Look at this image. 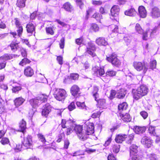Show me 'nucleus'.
Masks as SVG:
<instances>
[{"mask_svg":"<svg viewBox=\"0 0 160 160\" xmlns=\"http://www.w3.org/2000/svg\"><path fill=\"white\" fill-rule=\"evenodd\" d=\"M148 91V88L145 85H141L137 89L132 90V93L134 99L138 100L146 95Z\"/></svg>","mask_w":160,"mask_h":160,"instance_id":"obj_1","label":"nucleus"},{"mask_svg":"<svg viewBox=\"0 0 160 160\" xmlns=\"http://www.w3.org/2000/svg\"><path fill=\"white\" fill-rule=\"evenodd\" d=\"M54 98L57 100L63 101L67 96L66 91L63 89L57 88L53 94Z\"/></svg>","mask_w":160,"mask_h":160,"instance_id":"obj_2","label":"nucleus"},{"mask_svg":"<svg viewBox=\"0 0 160 160\" xmlns=\"http://www.w3.org/2000/svg\"><path fill=\"white\" fill-rule=\"evenodd\" d=\"M74 131L78 136V138L82 141H84L88 138L87 133L82 130L81 126H76L74 127Z\"/></svg>","mask_w":160,"mask_h":160,"instance_id":"obj_3","label":"nucleus"},{"mask_svg":"<svg viewBox=\"0 0 160 160\" xmlns=\"http://www.w3.org/2000/svg\"><path fill=\"white\" fill-rule=\"evenodd\" d=\"M14 20L15 21L16 27L18 28V29L17 30L18 34L16 32H11L10 33L13 36V38H16L17 37H19L21 36L23 31V28L22 26L21 25L20 22L18 18H15Z\"/></svg>","mask_w":160,"mask_h":160,"instance_id":"obj_4","label":"nucleus"},{"mask_svg":"<svg viewBox=\"0 0 160 160\" xmlns=\"http://www.w3.org/2000/svg\"><path fill=\"white\" fill-rule=\"evenodd\" d=\"M134 68L138 71H143L142 73L145 74L148 70V68L145 66L144 63L141 62L135 61L133 62Z\"/></svg>","mask_w":160,"mask_h":160,"instance_id":"obj_5","label":"nucleus"},{"mask_svg":"<svg viewBox=\"0 0 160 160\" xmlns=\"http://www.w3.org/2000/svg\"><path fill=\"white\" fill-rule=\"evenodd\" d=\"M107 60L111 62L112 65L116 67H119L121 64L120 60L118 59L117 55L113 53L109 57H107Z\"/></svg>","mask_w":160,"mask_h":160,"instance_id":"obj_6","label":"nucleus"},{"mask_svg":"<svg viewBox=\"0 0 160 160\" xmlns=\"http://www.w3.org/2000/svg\"><path fill=\"white\" fill-rule=\"evenodd\" d=\"M22 143L23 145L26 148H31L32 147V137L31 136L28 135L27 137H24Z\"/></svg>","mask_w":160,"mask_h":160,"instance_id":"obj_7","label":"nucleus"},{"mask_svg":"<svg viewBox=\"0 0 160 160\" xmlns=\"http://www.w3.org/2000/svg\"><path fill=\"white\" fill-rule=\"evenodd\" d=\"M120 9L117 5H114L111 9V17L112 19H115V18H117L119 14Z\"/></svg>","mask_w":160,"mask_h":160,"instance_id":"obj_8","label":"nucleus"},{"mask_svg":"<svg viewBox=\"0 0 160 160\" xmlns=\"http://www.w3.org/2000/svg\"><path fill=\"white\" fill-rule=\"evenodd\" d=\"M85 128V131L87 134L89 135L93 133L94 131V127L92 123L89 122H86L84 125Z\"/></svg>","mask_w":160,"mask_h":160,"instance_id":"obj_9","label":"nucleus"},{"mask_svg":"<svg viewBox=\"0 0 160 160\" xmlns=\"http://www.w3.org/2000/svg\"><path fill=\"white\" fill-rule=\"evenodd\" d=\"M93 74L98 77L103 75L104 73V69L99 67L95 66L92 68Z\"/></svg>","mask_w":160,"mask_h":160,"instance_id":"obj_10","label":"nucleus"},{"mask_svg":"<svg viewBox=\"0 0 160 160\" xmlns=\"http://www.w3.org/2000/svg\"><path fill=\"white\" fill-rule=\"evenodd\" d=\"M141 142L145 146L149 148L152 145V141L149 138L144 136L142 138Z\"/></svg>","mask_w":160,"mask_h":160,"instance_id":"obj_11","label":"nucleus"},{"mask_svg":"<svg viewBox=\"0 0 160 160\" xmlns=\"http://www.w3.org/2000/svg\"><path fill=\"white\" fill-rule=\"evenodd\" d=\"M150 15L153 18H156L160 17V10L157 7H155L152 9Z\"/></svg>","mask_w":160,"mask_h":160,"instance_id":"obj_12","label":"nucleus"},{"mask_svg":"<svg viewBox=\"0 0 160 160\" xmlns=\"http://www.w3.org/2000/svg\"><path fill=\"white\" fill-rule=\"evenodd\" d=\"M88 46L87 48V52L89 54L91 55L92 57H94L95 54L94 52L96 50V48L95 45L92 43H88Z\"/></svg>","mask_w":160,"mask_h":160,"instance_id":"obj_13","label":"nucleus"},{"mask_svg":"<svg viewBox=\"0 0 160 160\" xmlns=\"http://www.w3.org/2000/svg\"><path fill=\"white\" fill-rule=\"evenodd\" d=\"M51 110V106L49 104H46L44 108L42 109V115L47 117Z\"/></svg>","mask_w":160,"mask_h":160,"instance_id":"obj_14","label":"nucleus"},{"mask_svg":"<svg viewBox=\"0 0 160 160\" xmlns=\"http://www.w3.org/2000/svg\"><path fill=\"white\" fill-rule=\"evenodd\" d=\"M138 10L139 15L141 18H145L146 17L147 13L144 7L143 6H140Z\"/></svg>","mask_w":160,"mask_h":160,"instance_id":"obj_15","label":"nucleus"},{"mask_svg":"<svg viewBox=\"0 0 160 160\" xmlns=\"http://www.w3.org/2000/svg\"><path fill=\"white\" fill-rule=\"evenodd\" d=\"M24 74L27 77H31L34 74L33 70L30 67H27L24 69Z\"/></svg>","mask_w":160,"mask_h":160,"instance_id":"obj_16","label":"nucleus"},{"mask_svg":"<svg viewBox=\"0 0 160 160\" xmlns=\"http://www.w3.org/2000/svg\"><path fill=\"white\" fill-rule=\"evenodd\" d=\"M127 137V135L124 134H119L117 135L115 139V141L118 143H121Z\"/></svg>","mask_w":160,"mask_h":160,"instance_id":"obj_17","label":"nucleus"},{"mask_svg":"<svg viewBox=\"0 0 160 160\" xmlns=\"http://www.w3.org/2000/svg\"><path fill=\"white\" fill-rule=\"evenodd\" d=\"M96 43L99 45L106 46L108 45V42L105 38L103 37H100L96 40Z\"/></svg>","mask_w":160,"mask_h":160,"instance_id":"obj_18","label":"nucleus"},{"mask_svg":"<svg viewBox=\"0 0 160 160\" xmlns=\"http://www.w3.org/2000/svg\"><path fill=\"white\" fill-rule=\"evenodd\" d=\"M79 90V88L78 87L77 85H74L71 87L70 91L72 94L75 97L78 93Z\"/></svg>","mask_w":160,"mask_h":160,"instance_id":"obj_19","label":"nucleus"},{"mask_svg":"<svg viewBox=\"0 0 160 160\" xmlns=\"http://www.w3.org/2000/svg\"><path fill=\"white\" fill-rule=\"evenodd\" d=\"M25 99L22 97L16 98L14 101L15 106L18 107L22 105L25 102Z\"/></svg>","mask_w":160,"mask_h":160,"instance_id":"obj_20","label":"nucleus"},{"mask_svg":"<svg viewBox=\"0 0 160 160\" xmlns=\"http://www.w3.org/2000/svg\"><path fill=\"white\" fill-rule=\"evenodd\" d=\"M26 28L28 33L32 34L35 31V27L32 23L29 22L26 26Z\"/></svg>","mask_w":160,"mask_h":160,"instance_id":"obj_21","label":"nucleus"},{"mask_svg":"<svg viewBox=\"0 0 160 160\" xmlns=\"http://www.w3.org/2000/svg\"><path fill=\"white\" fill-rule=\"evenodd\" d=\"M134 131L135 132L138 134L142 133L146 130V128L145 127H139L136 126L134 127Z\"/></svg>","mask_w":160,"mask_h":160,"instance_id":"obj_22","label":"nucleus"},{"mask_svg":"<svg viewBox=\"0 0 160 160\" xmlns=\"http://www.w3.org/2000/svg\"><path fill=\"white\" fill-rule=\"evenodd\" d=\"M125 15L131 17L135 16L137 13V12L133 8H131L130 9L126 10L125 12Z\"/></svg>","mask_w":160,"mask_h":160,"instance_id":"obj_23","label":"nucleus"},{"mask_svg":"<svg viewBox=\"0 0 160 160\" xmlns=\"http://www.w3.org/2000/svg\"><path fill=\"white\" fill-rule=\"evenodd\" d=\"M130 155L136 154L138 152V146L135 144H133L130 147Z\"/></svg>","mask_w":160,"mask_h":160,"instance_id":"obj_24","label":"nucleus"},{"mask_svg":"<svg viewBox=\"0 0 160 160\" xmlns=\"http://www.w3.org/2000/svg\"><path fill=\"white\" fill-rule=\"evenodd\" d=\"M126 94V90L123 89H121L118 91L117 93V97L119 99L123 98Z\"/></svg>","mask_w":160,"mask_h":160,"instance_id":"obj_25","label":"nucleus"},{"mask_svg":"<svg viewBox=\"0 0 160 160\" xmlns=\"http://www.w3.org/2000/svg\"><path fill=\"white\" fill-rule=\"evenodd\" d=\"M17 55L5 54L2 56L0 57V60H8L12 58L13 57H15Z\"/></svg>","mask_w":160,"mask_h":160,"instance_id":"obj_26","label":"nucleus"},{"mask_svg":"<svg viewBox=\"0 0 160 160\" xmlns=\"http://www.w3.org/2000/svg\"><path fill=\"white\" fill-rule=\"evenodd\" d=\"M146 159L147 160H158L157 155L154 153L148 154Z\"/></svg>","mask_w":160,"mask_h":160,"instance_id":"obj_27","label":"nucleus"},{"mask_svg":"<svg viewBox=\"0 0 160 160\" xmlns=\"http://www.w3.org/2000/svg\"><path fill=\"white\" fill-rule=\"evenodd\" d=\"M120 116L124 122H128L131 121V118L129 114L128 113H126L124 115L122 114L120 115Z\"/></svg>","mask_w":160,"mask_h":160,"instance_id":"obj_28","label":"nucleus"},{"mask_svg":"<svg viewBox=\"0 0 160 160\" xmlns=\"http://www.w3.org/2000/svg\"><path fill=\"white\" fill-rule=\"evenodd\" d=\"M64 9L68 12H71L73 10L72 6L69 2L65 3L63 5Z\"/></svg>","mask_w":160,"mask_h":160,"instance_id":"obj_29","label":"nucleus"},{"mask_svg":"<svg viewBox=\"0 0 160 160\" xmlns=\"http://www.w3.org/2000/svg\"><path fill=\"white\" fill-rule=\"evenodd\" d=\"M29 102L33 108H35L39 103V100L38 99L33 98L30 99Z\"/></svg>","mask_w":160,"mask_h":160,"instance_id":"obj_30","label":"nucleus"},{"mask_svg":"<svg viewBox=\"0 0 160 160\" xmlns=\"http://www.w3.org/2000/svg\"><path fill=\"white\" fill-rule=\"evenodd\" d=\"M98 102V107L99 108H103L105 107V100L104 99H99L98 100L97 99V100H96Z\"/></svg>","mask_w":160,"mask_h":160,"instance_id":"obj_31","label":"nucleus"},{"mask_svg":"<svg viewBox=\"0 0 160 160\" xmlns=\"http://www.w3.org/2000/svg\"><path fill=\"white\" fill-rule=\"evenodd\" d=\"M26 122L23 119L19 123V127L21 131L23 132L26 128Z\"/></svg>","mask_w":160,"mask_h":160,"instance_id":"obj_32","label":"nucleus"},{"mask_svg":"<svg viewBox=\"0 0 160 160\" xmlns=\"http://www.w3.org/2000/svg\"><path fill=\"white\" fill-rule=\"evenodd\" d=\"M22 89L21 85L18 84L17 85L13 86L12 90L13 92L17 93Z\"/></svg>","mask_w":160,"mask_h":160,"instance_id":"obj_33","label":"nucleus"},{"mask_svg":"<svg viewBox=\"0 0 160 160\" xmlns=\"http://www.w3.org/2000/svg\"><path fill=\"white\" fill-rule=\"evenodd\" d=\"M128 107V104L126 102H123L122 103L119 105L118 109L120 111H123L126 109Z\"/></svg>","mask_w":160,"mask_h":160,"instance_id":"obj_34","label":"nucleus"},{"mask_svg":"<svg viewBox=\"0 0 160 160\" xmlns=\"http://www.w3.org/2000/svg\"><path fill=\"white\" fill-rule=\"evenodd\" d=\"M26 1V0H18L16 4L17 6L21 8L25 7Z\"/></svg>","mask_w":160,"mask_h":160,"instance_id":"obj_35","label":"nucleus"},{"mask_svg":"<svg viewBox=\"0 0 160 160\" xmlns=\"http://www.w3.org/2000/svg\"><path fill=\"white\" fill-rule=\"evenodd\" d=\"M72 121L71 120H70L66 121L65 119H62L61 124L62 127L63 128H67V127H69L68 126V124L71 122Z\"/></svg>","mask_w":160,"mask_h":160,"instance_id":"obj_36","label":"nucleus"},{"mask_svg":"<svg viewBox=\"0 0 160 160\" xmlns=\"http://www.w3.org/2000/svg\"><path fill=\"white\" fill-rule=\"evenodd\" d=\"M132 160H142V156L138 154H134L132 155H130Z\"/></svg>","mask_w":160,"mask_h":160,"instance_id":"obj_37","label":"nucleus"},{"mask_svg":"<svg viewBox=\"0 0 160 160\" xmlns=\"http://www.w3.org/2000/svg\"><path fill=\"white\" fill-rule=\"evenodd\" d=\"M135 29L136 32L139 33H142L143 32V29L141 28L140 25L138 23L136 24Z\"/></svg>","mask_w":160,"mask_h":160,"instance_id":"obj_38","label":"nucleus"},{"mask_svg":"<svg viewBox=\"0 0 160 160\" xmlns=\"http://www.w3.org/2000/svg\"><path fill=\"white\" fill-rule=\"evenodd\" d=\"M30 61L26 58H24L19 62V64L22 66H23L27 63H29Z\"/></svg>","mask_w":160,"mask_h":160,"instance_id":"obj_39","label":"nucleus"},{"mask_svg":"<svg viewBox=\"0 0 160 160\" xmlns=\"http://www.w3.org/2000/svg\"><path fill=\"white\" fill-rule=\"evenodd\" d=\"M37 136L39 140L40 141L43 143H44L46 142V140L44 136L42 133H39L38 134Z\"/></svg>","mask_w":160,"mask_h":160,"instance_id":"obj_40","label":"nucleus"},{"mask_svg":"<svg viewBox=\"0 0 160 160\" xmlns=\"http://www.w3.org/2000/svg\"><path fill=\"white\" fill-rule=\"evenodd\" d=\"M98 88L97 86H94L93 87V96L95 98V100H97V98L98 96V94L97 92L98 91Z\"/></svg>","mask_w":160,"mask_h":160,"instance_id":"obj_41","label":"nucleus"},{"mask_svg":"<svg viewBox=\"0 0 160 160\" xmlns=\"http://www.w3.org/2000/svg\"><path fill=\"white\" fill-rule=\"evenodd\" d=\"M11 49L13 52L15 51L18 48V45L17 43L13 42L11 43L10 45Z\"/></svg>","mask_w":160,"mask_h":160,"instance_id":"obj_42","label":"nucleus"},{"mask_svg":"<svg viewBox=\"0 0 160 160\" xmlns=\"http://www.w3.org/2000/svg\"><path fill=\"white\" fill-rule=\"evenodd\" d=\"M120 148V146L118 144L114 145L112 146V150L113 152L115 153H118Z\"/></svg>","mask_w":160,"mask_h":160,"instance_id":"obj_43","label":"nucleus"},{"mask_svg":"<svg viewBox=\"0 0 160 160\" xmlns=\"http://www.w3.org/2000/svg\"><path fill=\"white\" fill-rule=\"evenodd\" d=\"M148 132L151 135L154 136L156 135L155 129L154 127L150 126L148 128Z\"/></svg>","mask_w":160,"mask_h":160,"instance_id":"obj_44","label":"nucleus"},{"mask_svg":"<svg viewBox=\"0 0 160 160\" xmlns=\"http://www.w3.org/2000/svg\"><path fill=\"white\" fill-rule=\"evenodd\" d=\"M116 73L115 71L113 70H108L106 72V74L107 76H108L110 77H113L115 76Z\"/></svg>","mask_w":160,"mask_h":160,"instance_id":"obj_45","label":"nucleus"},{"mask_svg":"<svg viewBox=\"0 0 160 160\" xmlns=\"http://www.w3.org/2000/svg\"><path fill=\"white\" fill-rule=\"evenodd\" d=\"M39 103L45 102L47 101V96L45 97L43 95H42L38 98Z\"/></svg>","mask_w":160,"mask_h":160,"instance_id":"obj_46","label":"nucleus"},{"mask_svg":"<svg viewBox=\"0 0 160 160\" xmlns=\"http://www.w3.org/2000/svg\"><path fill=\"white\" fill-rule=\"evenodd\" d=\"M92 17L99 21L102 18V16L98 13H95L92 15Z\"/></svg>","mask_w":160,"mask_h":160,"instance_id":"obj_47","label":"nucleus"},{"mask_svg":"<svg viewBox=\"0 0 160 160\" xmlns=\"http://www.w3.org/2000/svg\"><path fill=\"white\" fill-rule=\"evenodd\" d=\"M94 9L92 8H89L88 10L87 11V15L86 16V18L88 19L90 14L92 13L93 12Z\"/></svg>","mask_w":160,"mask_h":160,"instance_id":"obj_48","label":"nucleus"},{"mask_svg":"<svg viewBox=\"0 0 160 160\" xmlns=\"http://www.w3.org/2000/svg\"><path fill=\"white\" fill-rule=\"evenodd\" d=\"M0 142L2 144L5 145L8 144L9 142V141L8 138H4L2 139Z\"/></svg>","mask_w":160,"mask_h":160,"instance_id":"obj_49","label":"nucleus"},{"mask_svg":"<svg viewBox=\"0 0 160 160\" xmlns=\"http://www.w3.org/2000/svg\"><path fill=\"white\" fill-rule=\"evenodd\" d=\"M150 68L153 69L154 68H155L156 67L157 64V62L155 60H153L151 61L150 63Z\"/></svg>","mask_w":160,"mask_h":160,"instance_id":"obj_50","label":"nucleus"},{"mask_svg":"<svg viewBox=\"0 0 160 160\" xmlns=\"http://www.w3.org/2000/svg\"><path fill=\"white\" fill-rule=\"evenodd\" d=\"M76 104L77 106L81 108H84L86 107L84 102H76Z\"/></svg>","mask_w":160,"mask_h":160,"instance_id":"obj_51","label":"nucleus"},{"mask_svg":"<svg viewBox=\"0 0 160 160\" xmlns=\"http://www.w3.org/2000/svg\"><path fill=\"white\" fill-rule=\"evenodd\" d=\"M46 32L48 34H50L51 35L54 34V32L53 31L52 29L51 28L48 27L46 28Z\"/></svg>","mask_w":160,"mask_h":160,"instance_id":"obj_52","label":"nucleus"},{"mask_svg":"<svg viewBox=\"0 0 160 160\" xmlns=\"http://www.w3.org/2000/svg\"><path fill=\"white\" fill-rule=\"evenodd\" d=\"M102 112L99 111L96 112L92 114L91 117L92 118H94L99 117Z\"/></svg>","mask_w":160,"mask_h":160,"instance_id":"obj_53","label":"nucleus"},{"mask_svg":"<svg viewBox=\"0 0 160 160\" xmlns=\"http://www.w3.org/2000/svg\"><path fill=\"white\" fill-rule=\"evenodd\" d=\"M65 137V134L64 132H62L59 134L58 137V139L57 142H60L62 140V138Z\"/></svg>","mask_w":160,"mask_h":160,"instance_id":"obj_54","label":"nucleus"},{"mask_svg":"<svg viewBox=\"0 0 160 160\" xmlns=\"http://www.w3.org/2000/svg\"><path fill=\"white\" fill-rule=\"evenodd\" d=\"M70 77L72 79L76 80L78 79L79 75L77 73H72L71 74Z\"/></svg>","mask_w":160,"mask_h":160,"instance_id":"obj_55","label":"nucleus"},{"mask_svg":"<svg viewBox=\"0 0 160 160\" xmlns=\"http://www.w3.org/2000/svg\"><path fill=\"white\" fill-rule=\"evenodd\" d=\"M157 29V27L155 26L153 29L148 31L150 33V35L151 36L156 32Z\"/></svg>","mask_w":160,"mask_h":160,"instance_id":"obj_56","label":"nucleus"},{"mask_svg":"<svg viewBox=\"0 0 160 160\" xmlns=\"http://www.w3.org/2000/svg\"><path fill=\"white\" fill-rule=\"evenodd\" d=\"M69 144L70 142L69 140L68 139H65L64 141V148L66 149H68Z\"/></svg>","mask_w":160,"mask_h":160,"instance_id":"obj_57","label":"nucleus"},{"mask_svg":"<svg viewBox=\"0 0 160 160\" xmlns=\"http://www.w3.org/2000/svg\"><path fill=\"white\" fill-rule=\"evenodd\" d=\"M75 108V104L74 102H72L68 106V109L70 111H72Z\"/></svg>","mask_w":160,"mask_h":160,"instance_id":"obj_58","label":"nucleus"},{"mask_svg":"<svg viewBox=\"0 0 160 160\" xmlns=\"http://www.w3.org/2000/svg\"><path fill=\"white\" fill-rule=\"evenodd\" d=\"M21 53L23 57H27V54L25 49L21 48L20 49Z\"/></svg>","mask_w":160,"mask_h":160,"instance_id":"obj_59","label":"nucleus"},{"mask_svg":"<svg viewBox=\"0 0 160 160\" xmlns=\"http://www.w3.org/2000/svg\"><path fill=\"white\" fill-rule=\"evenodd\" d=\"M64 41L65 39L63 38H62L60 40L59 45L61 48L62 49L63 48L64 46Z\"/></svg>","mask_w":160,"mask_h":160,"instance_id":"obj_60","label":"nucleus"},{"mask_svg":"<svg viewBox=\"0 0 160 160\" xmlns=\"http://www.w3.org/2000/svg\"><path fill=\"white\" fill-rule=\"evenodd\" d=\"M140 114L144 119L146 118L148 116V113L145 111L141 112Z\"/></svg>","mask_w":160,"mask_h":160,"instance_id":"obj_61","label":"nucleus"},{"mask_svg":"<svg viewBox=\"0 0 160 160\" xmlns=\"http://www.w3.org/2000/svg\"><path fill=\"white\" fill-rule=\"evenodd\" d=\"M92 30L94 32H96L99 30V28L97 25L96 24H93L92 26Z\"/></svg>","mask_w":160,"mask_h":160,"instance_id":"obj_62","label":"nucleus"},{"mask_svg":"<svg viewBox=\"0 0 160 160\" xmlns=\"http://www.w3.org/2000/svg\"><path fill=\"white\" fill-rule=\"evenodd\" d=\"M83 40V39L82 38H77L76 40V43L78 45H80L82 43Z\"/></svg>","mask_w":160,"mask_h":160,"instance_id":"obj_63","label":"nucleus"},{"mask_svg":"<svg viewBox=\"0 0 160 160\" xmlns=\"http://www.w3.org/2000/svg\"><path fill=\"white\" fill-rule=\"evenodd\" d=\"M22 147V145L20 144H18L17 145L16 147L14 149L16 152H18V151H20L21 150Z\"/></svg>","mask_w":160,"mask_h":160,"instance_id":"obj_64","label":"nucleus"}]
</instances>
